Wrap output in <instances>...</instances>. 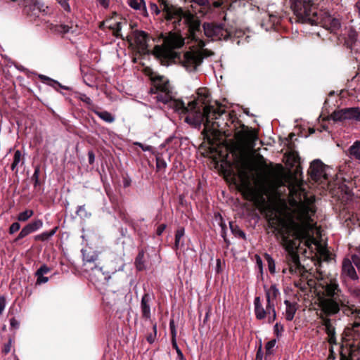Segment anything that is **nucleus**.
Segmentation results:
<instances>
[{"mask_svg": "<svg viewBox=\"0 0 360 360\" xmlns=\"http://www.w3.org/2000/svg\"><path fill=\"white\" fill-rule=\"evenodd\" d=\"M114 276L115 273L109 275L108 273L104 272L101 267L96 265L90 266L89 280L99 290H108L114 284Z\"/></svg>", "mask_w": 360, "mask_h": 360, "instance_id": "6e6552de", "label": "nucleus"}, {"mask_svg": "<svg viewBox=\"0 0 360 360\" xmlns=\"http://www.w3.org/2000/svg\"><path fill=\"white\" fill-rule=\"evenodd\" d=\"M185 235V229L183 226H179L178 229L175 231V238H174V244L173 246V250L177 251L180 248L183 247L184 245V241H181V238Z\"/></svg>", "mask_w": 360, "mask_h": 360, "instance_id": "5701e85b", "label": "nucleus"}, {"mask_svg": "<svg viewBox=\"0 0 360 360\" xmlns=\"http://www.w3.org/2000/svg\"><path fill=\"white\" fill-rule=\"evenodd\" d=\"M155 159H156L157 170L158 171H160V170L165 171L167 167V164L166 161L163 159L162 154L158 153L156 155Z\"/></svg>", "mask_w": 360, "mask_h": 360, "instance_id": "c9c22d12", "label": "nucleus"}, {"mask_svg": "<svg viewBox=\"0 0 360 360\" xmlns=\"http://www.w3.org/2000/svg\"><path fill=\"white\" fill-rule=\"evenodd\" d=\"M154 84L155 90L151 89L152 94H157L158 92H169L172 91L169 81L163 76H155L152 78Z\"/></svg>", "mask_w": 360, "mask_h": 360, "instance_id": "2eb2a0df", "label": "nucleus"}, {"mask_svg": "<svg viewBox=\"0 0 360 360\" xmlns=\"http://www.w3.org/2000/svg\"><path fill=\"white\" fill-rule=\"evenodd\" d=\"M243 129L236 133V138L243 141H255L257 139V133L251 129L242 124Z\"/></svg>", "mask_w": 360, "mask_h": 360, "instance_id": "6ab92c4d", "label": "nucleus"}, {"mask_svg": "<svg viewBox=\"0 0 360 360\" xmlns=\"http://www.w3.org/2000/svg\"><path fill=\"white\" fill-rule=\"evenodd\" d=\"M37 277L36 285H41L48 282L49 278L44 276H35Z\"/></svg>", "mask_w": 360, "mask_h": 360, "instance_id": "69168bd1", "label": "nucleus"}, {"mask_svg": "<svg viewBox=\"0 0 360 360\" xmlns=\"http://www.w3.org/2000/svg\"><path fill=\"white\" fill-rule=\"evenodd\" d=\"M295 286L299 288L302 292H306L307 289L306 283H304L301 279L295 282Z\"/></svg>", "mask_w": 360, "mask_h": 360, "instance_id": "4d7b16f0", "label": "nucleus"}, {"mask_svg": "<svg viewBox=\"0 0 360 360\" xmlns=\"http://www.w3.org/2000/svg\"><path fill=\"white\" fill-rule=\"evenodd\" d=\"M284 304L286 306L285 319L287 321H292L297 311V303H292L289 300H285Z\"/></svg>", "mask_w": 360, "mask_h": 360, "instance_id": "b1692460", "label": "nucleus"}, {"mask_svg": "<svg viewBox=\"0 0 360 360\" xmlns=\"http://www.w3.org/2000/svg\"><path fill=\"white\" fill-rule=\"evenodd\" d=\"M172 93V91L159 92L156 96L158 101L167 105L176 111H181L184 114L188 113V107H186L185 103L181 99L173 98Z\"/></svg>", "mask_w": 360, "mask_h": 360, "instance_id": "9d476101", "label": "nucleus"}, {"mask_svg": "<svg viewBox=\"0 0 360 360\" xmlns=\"http://www.w3.org/2000/svg\"><path fill=\"white\" fill-rule=\"evenodd\" d=\"M349 184H350L349 186L348 185H345L344 186V188H342V190L344 191L345 193L347 195V196H352L353 195L352 193V181H350L349 182Z\"/></svg>", "mask_w": 360, "mask_h": 360, "instance_id": "0e129e2a", "label": "nucleus"}, {"mask_svg": "<svg viewBox=\"0 0 360 360\" xmlns=\"http://www.w3.org/2000/svg\"><path fill=\"white\" fill-rule=\"evenodd\" d=\"M10 324L11 327L14 329H18L20 326V323L15 318H12L10 320Z\"/></svg>", "mask_w": 360, "mask_h": 360, "instance_id": "774afa93", "label": "nucleus"}, {"mask_svg": "<svg viewBox=\"0 0 360 360\" xmlns=\"http://www.w3.org/2000/svg\"><path fill=\"white\" fill-rule=\"evenodd\" d=\"M285 262L286 266L283 267L282 269L283 274L289 273L292 275L299 274L302 278H307L308 271L302 265L299 253L286 254Z\"/></svg>", "mask_w": 360, "mask_h": 360, "instance_id": "1a4fd4ad", "label": "nucleus"}, {"mask_svg": "<svg viewBox=\"0 0 360 360\" xmlns=\"http://www.w3.org/2000/svg\"><path fill=\"white\" fill-rule=\"evenodd\" d=\"M349 155L360 161V141H356L348 148Z\"/></svg>", "mask_w": 360, "mask_h": 360, "instance_id": "c85d7f7f", "label": "nucleus"}, {"mask_svg": "<svg viewBox=\"0 0 360 360\" xmlns=\"http://www.w3.org/2000/svg\"><path fill=\"white\" fill-rule=\"evenodd\" d=\"M264 257L266 259V261L267 262L268 268H269V272L271 274H275V272H276V264H275L274 259L268 253H265L264 255Z\"/></svg>", "mask_w": 360, "mask_h": 360, "instance_id": "e433bc0d", "label": "nucleus"}, {"mask_svg": "<svg viewBox=\"0 0 360 360\" xmlns=\"http://www.w3.org/2000/svg\"><path fill=\"white\" fill-rule=\"evenodd\" d=\"M91 111L94 112L97 116H98L101 120L103 121L108 122V123H112L115 121V117L109 112L104 110V111H99L98 110V107L96 108H91Z\"/></svg>", "mask_w": 360, "mask_h": 360, "instance_id": "393cba45", "label": "nucleus"}, {"mask_svg": "<svg viewBox=\"0 0 360 360\" xmlns=\"http://www.w3.org/2000/svg\"><path fill=\"white\" fill-rule=\"evenodd\" d=\"M12 346V339L10 338L7 343H6L2 349V353L8 354L11 352Z\"/></svg>", "mask_w": 360, "mask_h": 360, "instance_id": "13d9d810", "label": "nucleus"}, {"mask_svg": "<svg viewBox=\"0 0 360 360\" xmlns=\"http://www.w3.org/2000/svg\"><path fill=\"white\" fill-rule=\"evenodd\" d=\"M58 229V226H55L49 231H44L40 234L36 235L34 238V240L42 242L47 241L57 232Z\"/></svg>", "mask_w": 360, "mask_h": 360, "instance_id": "a878e982", "label": "nucleus"}, {"mask_svg": "<svg viewBox=\"0 0 360 360\" xmlns=\"http://www.w3.org/2000/svg\"><path fill=\"white\" fill-rule=\"evenodd\" d=\"M72 27L69 26L68 25H59L56 27V30L58 32H60L62 34H66L68 32H74V30H72Z\"/></svg>", "mask_w": 360, "mask_h": 360, "instance_id": "a18cd8bd", "label": "nucleus"}, {"mask_svg": "<svg viewBox=\"0 0 360 360\" xmlns=\"http://www.w3.org/2000/svg\"><path fill=\"white\" fill-rule=\"evenodd\" d=\"M96 259V255L89 256L84 255V261L85 262L84 266H86V268L85 269L86 271H88V269H90V266H92L91 264H93Z\"/></svg>", "mask_w": 360, "mask_h": 360, "instance_id": "a19ab883", "label": "nucleus"}, {"mask_svg": "<svg viewBox=\"0 0 360 360\" xmlns=\"http://www.w3.org/2000/svg\"><path fill=\"white\" fill-rule=\"evenodd\" d=\"M202 28L204 34L212 40H229L236 41L238 45L250 41V36L246 34L244 30L226 23L204 22Z\"/></svg>", "mask_w": 360, "mask_h": 360, "instance_id": "0eeeda50", "label": "nucleus"}, {"mask_svg": "<svg viewBox=\"0 0 360 360\" xmlns=\"http://www.w3.org/2000/svg\"><path fill=\"white\" fill-rule=\"evenodd\" d=\"M148 34L141 30L134 32V41L137 48V53L141 56L152 54V51L148 49Z\"/></svg>", "mask_w": 360, "mask_h": 360, "instance_id": "ddd939ff", "label": "nucleus"}, {"mask_svg": "<svg viewBox=\"0 0 360 360\" xmlns=\"http://www.w3.org/2000/svg\"><path fill=\"white\" fill-rule=\"evenodd\" d=\"M298 214L295 218L290 217L286 223V231L294 239L304 241L305 245L310 248L314 240L311 231L313 230L312 216L316 212L314 200L305 197V200L300 202L297 207Z\"/></svg>", "mask_w": 360, "mask_h": 360, "instance_id": "20e7f679", "label": "nucleus"}, {"mask_svg": "<svg viewBox=\"0 0 360 360\" xmlns=\"http://www.w3.org/2000/svg\"><path fill=\"white\" fill-rule=\"evenodd\" d=\"M286 254H295L298 253L297 247L296 243L292 240H288L285 246Z\"/></svg>", "mask_w": 360, "mask_h": 360, "instance_id": "f704fd0d", "label": "nucleus"}, {"mask_svg": "<svg viewBox=\"0 0 360 360\" xmlns=\"http://www.w3.org/2000/svg\"><path fill=\"white\" fill-rule=\"evenodd\" d=\"M198 98L188 102V112L191 113L185 117V122L193 128L200 129L202 124L204 125L201 134L203 139L209 144L214 145V140L212 138L217 137L219 134L217 128L221 127V124L219 121L224 115L229 120L231 115L217 101L215 102L217 108L210 103V93L206 88H200L198 90Z\"/></svg>", "mask_w": 360, "mask_h": 360, "instance_id": "f257e3e1", "label": "nucleus"}, {"mask_svg": "<svg viewBox=\"0 0 360 360\" xmlns=\"http://www.w3.org/2000/svg\"><path fill=\"white\" fill-rule=\"evenodd\" d=\"M43 226V221L41 219H35L34 221L27 224L25 226L17 238L14 240V242H17L23 238L26 237L31 233L35 232Z\"/></svg>", "mask_w": 360, "mask_h": 360, "instance_id": "4468645a", "label": "nucleus"}, {"mask_svg": "<svg viewBox=\"0 0 360 360\" xmlns=\"http://www.w3.org/2000/svg\"><path fill=\"white\" fill-rule=\"evenodd\" d=\"M39 174H40V167L39 166H36L34 168V174L31 177V180L33 181L34 188L37 189L41 185V182L39 180Z\"/></svg>", "mask_w": 360, "mask_h": 360, "instance_id": "2f4dec72", "label": "nucleus"}, {"mask_svg": "<svg viewBox=\"0 0 360 360\" xmlns=\"http://www.w3.org/2000/svg\"><path fill=\"white\" fill-rule=\"evenodd\" d=\"M317 296V306L321 311L319 318L321 321L322 326L325 327V331L328 335L335 333L330 316L342 311L347 316L356 314L357 317H360V309H356L354 304H349L348 296L336 283L330 282L326 283L324 281L319 283Z\"/></svg>", "mask_w": 360, "mask_h": 360, "instance_id": "7ed1b4c3", "label": "nucleus"}, {"mask_svg": "<svg viewBox=\"0 0 360 360\" xmlns=\"http://www.w3.org/2000/svg\"><path fill=\"white\" fill-rule=\"evenodd\" d=\"M110 29L113 30V35L117 38H122L123 39L120 32L122 30L121 22H116L115 25V27H110Z\"/></svg>", "mask_w": 360, "mask_h": 360, "instance_id": "de8ad7c7", "label": "nucleus"}, {"mask_svg": "<svg viewBox=\"0 0 360 360\" xmlns=\"http://www.w3.org/2000/svg\"><path fill=\"white\" fill-rule=\"evenodd\" d=\"M284 327L280 323H276L274 326V334L276 337H280L281 335V333L283 331Z\"/></svg>", "mask_w": 360, "mask_h": 360, "instance_id": "3c124183", "label": "nucleus"}, {"mask_svg": "<svg viewBox=\"0 0 360 360\" xmlns=\"http://www.w3.org/2000/svg\"><path fill=\"white\" fill-rule=\"evenodd\" d=\"M295 136V134L292 132V133H290L288 138H286V141H288V147L289 148H292V146H293V142H292V139Z\"/></svg>", "mask_w": 360, "mask_h": 360, "instance_id": "338daca9", "label": "nucleus"}, {"mask_svg": "<svg viewBox=\"0 0 360 360\" xmlns=\"http://www.w3.org/2000/svg\"><path fill=\"white\" fill-rule=\"evenodd\" d=\"M229 225H230V229L231 230V232L236 236H238L242 239L245 240V238H246L245 233L243 231H242L238 225L233 224V222H230Z\"/></svg>", "mask_w": 360, "mask_h": 360, "instance_id": "473e14b6", "label": "nucleus"}, {"mask_svg": "<svg viewBox=\"0 0 360 360\" xmlns=\"http://www.w3.org/2000/svg\"><path fill=\"white\" fill-rule=\"evenodd\" d=\"M326 165L319 159L313 160L308 169V174L315 182H323L328 179L325 171Z\"/></svg>", "mask_w": 360, "mask_h": 360, "instance_id": "f8f14e48", "label": "nucleus"}, {"mask_svg": "<svg viewBox=\"0 0 360 360\" xmlns=\"http://www.w3.org/2000/svg\"><path fill=\"white\" fill-rule=\"evenodd\" d=\"M276 343V340L275 339H273L270 341H269L266 345H265V349H266V354H271V349L275 346Z\"/></svg>", "mask_w": 360, "mask_h": 360, "instance_id": "603ef678", "label": "nucleus"}, {"mask_svg": "<svg viewBox=\"0 0 360 360\" xmlns=\"http://www.w3.org/2000/svg\"><path fill=\"white\" fill-rule=\"evenodd\" d=\"M266 308L268 309L267 314L269 315L268 318V321L269 323H271L276 319V312L275 309V306L271 305V307H266Z\"/></svg>", "mask_w": 360, "mask_h": 360, "instance_id": "79ce46f5", "label": "nucleus"}, {"mask_svg": "<svg viewBox=\"0 0 360 360\" xmlns=\"http://www.w3.org/2000/svg\"><path fill=\"white\" fill-rule=\"evenodd\" d=\"M243 197L245 200L253 201L255 198V193L253 190L248 188L245 191L243 192Z\"/></svg>", "mask_w": 360, "mask_h": 360, "instance_id": "c03bdc74", "label": "nucleus"}, {"mask_svg": "<svg viewBox=\"0 0 360 360\" xmlns=\"http://www.w3.org/2000/svg\"><path fill=\"white\" fill-rule=\"evenodd\" d=\"M80 100L82 101H83L84 103H86L87 105H91V106L90 108L91 110V108H96L93 105L92 100L89 97H88L86 94H82L80 97Z\"/></svg>", "mask_w": 360, "mask_h": 360, "instance_id": "5fc2aeb1", "label": "nucleus"}, {"mask_svg": "<svg viewBox=\"0 0 360 360\" xmlns=\"http://www.w3.org/2000/svg\"><path fill=\"white\" fill-rule=\"evenodd\" d=\"M353 264L352 259L345 258L342 264V274L352 281H357L359 276Z\"/></svg>", "mask_w": 360, "mask_h": 360, "instance_id": "f3484780", "label": "nucleus"}, {"mask_svg": "<svg viewBox=\"0 0 360 360\" xmlns=\"http://www.w3.org/2000/svg\"><path fill=\"white\" fill-rule=\"evenodd\" d=\"M129 5L135 10L143 9L146 12V8L143 0H129Z\"/></svg>", "mask_w": 360, "mask_h": 360, "instance_id": "72a5a7b5", "label": "nucleus"}, {"mask_svg": "<svg viewBox=\"0 0 360 360\" xmlns=\"http://www.w3.org/2000/svg\"><path fill=\"white\" fill-rule=\"evenodd\" d=\"M352 316H354L355 321L352 324V330L354 333V336L356 340L360 339V317H357L356 314Z\"/></svg>", "mask_w": 360, "mask_h": 360, "instance_id": "c756f323", "label": "nucleus"}, {"mask_svg": "<svg viewBox=\"0 0 360 360\" xmlns=\"http://www.w3.org/2000/svg\"><path fill=\"white\" fill-rule=\"evenodd\" d=\"M145 252L143 250H141L139 252L136 259H135V266L138 271H143L146 269L145 265V259H144Z\"/></svg>", "mask_w": 360, "mask_h": 360, "instance_id": "cd10ccee", "label": "nucleus"}, {"mask_svg": "<svg viewBox=\"0 0 360 360\" xmlns=\"http://www.w3.org/2000/svg\"><path fill=\"white\" fill-rule=\"evenodd\" d=\"M172 347L176 350L177 356L179 359V360H186L181 350L179 349L176 343V340H172Z\"/></svg>", "mask_w": 360, "mask_h": 360, "instance_id": "09e8293b", "label": "nucleus"}, {"mask_svg": "<svg viewBox=\"0 0 360 360\" xmlns=\"http://www.w3.org/2000/svg\"><path fill=\"white\" fill-rule=\"evenodd\" d=\"M39 78L41 79V82H44V83H46L47 84L53 86V87H56V86H61V84L56 81V80H53L51 78H49V77L47 76H45V75H40L39 76Z\"/></svg>", "mask_w": 360, "mask_h": 360, "instance_id": "ea45409f", "label": "nucleus"}, {"mask_svg": "<svg viewBox=\"0 0 360 360\" xmlns=\"http://www.w3.org/2000/svg\"><path fill=\"white\" fill-rule=\"evenodd\" d=\"M134 144L136 146H139V148H141L142 149V150H143V151H149L150 152V151L153 150V147L151 146L145 145L140 142H136Z\"/></svg>", "mask_w": 360, "mask_h": 360, "instance_id": "e2e57ef3", "label": "nucleus"}, {"mask_svg": "<svg viewBox=\"0 0 360 360\" xmlns=\"http://www.w3.org/2000/svg\"><path fill=\"white\" fill-rule=\"evenodd\" d=\"M153 332L152 333H150L146 336V340L150 344L153 343L156 338V335H157V323H153Z\"/></svg>", "mask_w": 360, "mask_h": 360, "instance_id": "37998d69", "label": "nucleus"}, {"mask_svg": "<svg viewBox=\"0 0 360 360\" xmlns=\"http://www.w3.org/2000/svg\"><path fill=\"white\" fill-rule=\"evenodd\" d=\"M173 26L174 31H170L167 35L164 37V46L155 45L152 51V55L162 65L169 66L172 63L179 62L187 70L195 71L197 68L200 65L203 61L204 56L200 51H188L184 53L183 56L180 52L175 51V49H181L185 44V38H188V28L181 21V25L175 28L172 21H169ZM191 41L197 43L200 49H203L199 46L198 41Z\"/></svg>", "mask_w": 360, "mask_h": 360, "instance_id": "f03ea898", "label": "nucleus"}, {"mask_svg": "<svg viewBox=\"0 0 360 360\" xmlns=\"http://www.w3.org/2000/svg\"><path fill=\"white\" fill-rule=\"evenodd\" d=\"M20 229V224L18 222H13L10 226L8 232L10 234H13L15 232H17L18 231H19Z\"/></svg>", "mask_w": 360, "mask_h": 360, "instance_id": "6e6d98bb", "label": "nucleus"}, {"mask_svg": "<svg viewBox=\"0 0 360 360\" xmlns=\"http://www.w3.org/2000/svg\"><path fill=\"white\" fill-rule=\"evenodd\" d=\"M51 268H49L46 264L41 265L35 272V276H44V274H46L51 271Z\"/></svg>", "mask_w": 360, "mask_h": 360, "instance_id": "49530a36", "label": "nucleus"}, {"mask_svg": "<svg viewBox=\"0 0 360 360\" xmlns=\"http://www.w3.org/2000/svg\"><path fill=\"white\" fill-rule=\"evenodd\" d=\"M33 214H34V212L32 210H26L24 212H20L18 215V220L20 221H26Z\"/></svg>", "mask_w": 360, "mask_h": 360, "instance_id": "58836bf2", "label": "nucleus"}, {"mask_svg": "<svg viewBox=\"0 0 360 360\" xmlns=\"http://www.w3.org/2000/svg\"><path fill=\"white\" fill-rule=\"evenodd\" d=\"M291 8L298 22L320 25L335 34L341 28L340 19L327 12L319 11L313 0H293Z\"/></svg>", "mask_w": 360, "mask_h": 360, "instance_id": "39448f33", "label": "nucleus"}, {"mask_svg": "<svg viewBox=\"0 0 360 360\" xmlns=\"http://www.w3.org/2000/svg\"><path fill=\"white\" fill-rule=\"evenodd\" d=\"M323 281L327 283H336L340 287L339 283L337 281L336 278H331V277H324L322 275H321L319 277H317L316 280H314L312 278L307 279V281L306 283V286H309L310 288H314V292L316 299V304L318 303V296H317V290L318 286L319 285V283H322Z\"/></svg>", "mask_w": 360, "mask_h": 360, "instance_id": "dca6fc26", "label": "nucleus"}, {"mask_svg": "<svg viewBox=\"0 0 360 360\" xmlns=\"http://www.w3.org/2000/svg\"><path fill=\"white\" fill-rule=\"evenodd\" d=\"M266 300V307H271L274 305V300L280 295V292L276 287V285H271L270 288H267L266 286L264 287Z\"/></svg>", "mask_w": 360, "mask_h": 360, "instance_id": "aec40b11", "label": "nucleus"}, {"mask_svg": "<svg viewBox=\"0 0 360 360\" xmlns=\"http://www.w3.org/2000/svg\"><path fill=\"white\" fill-rule=\"evenodd\" d=\"M265 218L267 221L268 226L270 229L276 230L278 226V221L279 219L278 217L274 214L272 210H271L269 213L266 214Z\"/></svg>", "mask_w": 360, "mask_h": 360, "instance_id": "bb28decb", "label": "nucleus"}, {"mask_svg": "<svg viewBox=\"0 0 360 360\" xmlns=\"http://www.w3.org/2000/svg\"><path fill=\"white\" fill-rule=\"evenodd\" d=\"M76 214L81 219H87L91 217V213L87 212L85 205H79L76 210Z\"/></svg>", "mask_w": 360, "mask_h": 360, "instance_id": "4c0bfd02", "label": "nucleus"}, {"mask_svg": "<svg viewBox=\"0 0 360 360\" xmlns=\"http://www.w3.org/2000/svg\"><path fill=\"white\" fill-rule=\"evenodd\" d=\"M358 33L353 28H350L348 31L347 36L345 39V46L349 49L351 53L353 52L354 46L357 41Z\"/></svg>", "mask_w": 360, "mask_h": 360, "instance_id": "4be33fe9", "label": "nucleus"}, {"mask_svg": "<svg viewBox=\"0 0 360 360\" xmlns=\"http://www.w3.org/2000/svg\"><path fill=\"white\" fill-rule=\"evenodd\" d=\"M169 329H170V333H171V335H172V340H176V330L174 320H170V321H169Z\"/></svg>", "mask_w": 360, "mask_h": 360, "instance_id": "864d4df0", "label": "nucleus"}, {"mask_svg": "<svg viewBox=\"0 0 360 360\" xmlns=\"http://www.w3.org/2000/svg\"><path fill=\"white\" fill-rule=\"evenodd\" d=\"M153 297L151 296L148 292H145L141 297V310L142 318L148 320L150 319V303Z\"/></svg>", "mask_w": 360, "mask_h": 360, "instance_id": "a211bd4d", "label": "nucleus"}, {"mask_svg": "<svg viewBox=\"0 0 360 360\" xmlns=\"http://www.w3.org/2000/svg\"><path fill=\"white\" fill-rule=\"evenodd\" d=\"M32 6H33V11H35L36 9H37L39 12H41V11L44 12L45 8H47L46 6H44V5L43 4H40L38 1L34 2Z\"/></svg>", "mask_w": 360, "mask_h": 360, "instance_id": "052dcab7", "label": "nucleus"}, {"mask_svg": "<svg viewBox=\"0 0 360 360\" xmlns=\"http://www.w3.org/2000/svg\"><path fill=\"white\" fill-rule=\"evenodd\" d=\"M21 162V164H24V158H22V153L19 150H17L14 153L13 155V161L11 165V168L13 171H14L18 164Z\"/></svg>", "mask_w": 360, "mask_h": 360, "instance_id": "7c9ffc66", "label": "nucleus"}, {"mask_svg": "<svg viewBox=\"0 0 360 360\" xmlns=\"http://www.w3.org/2000/svg\"><path fill=\"white\" fill-rule=\"evenodd\" d=\"M269 21L272 23V27H274L276 25H278L281 22V17H278L275 15H269Z\"/></svg>", "mask_w": 360, "mask_h": 360, "instance_id": "bf43d9fd", "label": "nucleus"}, {"mask_svg": "<svg viewBox=\"0 0 360 360\" xmlns=\"http://www.w3.org/2000/svg\"><path fill=\"white\" fill-rule=\"evenodd\" d=\"M351 259L358 271H360V257L356 255H352Z\"/></svg>", "mask_w": 360, "mask_h": 360, "instance_id": "680f3d73", "label": "nucleus"}, {"mask_svg": "<svg viewBox=\"0 0 360 360\" xmlns=\"http://www.w3.org/2000/svg\"><path fill=\"white\" fill-rule=\"evenodd\" d=\"M330 118L335 122H343L345 120L360 122V108L359 107H353L335 110L330 115Z\"/></svg>", "mask_w": 360, "mask_h": 360, "instance_id": "9b49d317", "label": "nucleus"}, {"mask_svg": "<svg viewBox=\"0 0 360 360\" xmlns=\"http://www.w3.org/2000/svg\"><path fill=\"white\" fill-rule=\"evenodd\" d=\"M158 2L163 6L162 17L166 21H172L174 27L176 28L181 25L184 20V23L188 28V38L198 41L200 47L206 45L202 39L201 20L195 13L190 10L169 4L167 0H158Z\"/></svg>", "mask_w": 360, "mask_h": 360, "instance_id": "423d86ee", "label": "nucleus"}, {"mask_svg": "<svg viewBox=\"0 0 360 360\" xmlns=\"http://www.w3.org/2000/svg\"><path fill=\"white\" fill-rule=\"evenodd\" d=\"M254 305L256 319L258 320L265 319L268 313V309L266 307L265 309L264 308L259 297H255L254 300Z\"/></svg>", "mask_w": 360, "mask_h": 360, "instance_id": "412c9836", "label": "nucleus"}, {"mask_svg": "<svg viewBox=\"0 0 360 360\" xmlns=\"http://www.w3.org/2000/svg\"><path fill=\"white\" fill-rule=\"evenodd\" d=\"M60 6L68 13L71 12V8L69 4V0H56Z\"/></svg>", "mask_w": 360, "mask_h": 360, "instance_id": "8fccbe9b", "label": "nucleus"}]
</instances>
